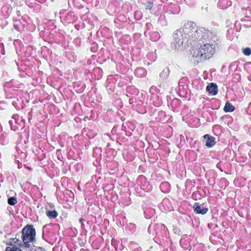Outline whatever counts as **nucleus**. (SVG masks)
Here are the masks:
<instances>
[{"instance_id":"nucleus-7","label":"nucleus","mask_w":251,"mask_h":251,"mask_svg":"<svg viewBox=\"0 0 251 251\" xmlns=\"http://www.w3.org/2000/svg\"><path fill=\"white\" fill-rule=\"evenodd\" d=\"M194 211L198 214L204 215L208 211V208L203 207L199 203L196 202L193 206Z\"/></svg>"},{"instance_id":"nucleus-31","label":"nucleus","mask_w":251,"mask_h":251,"mask_svg":"<svg viewBox=\"0 0 251 251\" xmlns=\"http://www.w3.org/2000/svg\"><path fill=\"white\" fill-rule=\"evenodd\" d=\"M14 27H15V28H17V26H16V25H14Z\"/></svg>"},{"instance_id":"nucleus-9","label":"nucleus","mask_w":251,"mask_h":251,"mask_svg":"<svg viewBox=\"0 0 251 251\" xmlns=\"http://www.w3.org/2000/svg\"><path fill=\"white\" fill-rule=\"evenodd\" d=\"M203 138L206 139L205 145L208 148L213 147L215 144V138L213 137L206 134L203 136Z\"/></svg>"},{"instance_id":"nucleus-14","label":"nucleus","mask_w":251,"mask_h":251,"mask_svg":"<svg viewBox=\"0 0 251 251\" xmlns=\"http://www.w3.org/2000/svg\"><path fill=\"white\" fill-rule=\"evenodd\" d=\"M47 216L50 219H54L58 216L56 210H48L46 212Z\"/></svg>"},{"instance_id":"nucleus-23","label":"nucleus","mask_w":251,"mask_h":251,"mask_svg":"<svg viewBox=\"0 0 251 251\" xmlns=\"http://www.w3.org/2000/svg\"><path fill=\"white\" fill-rule=\"evenodd\" d=\"M47 226H48V225H46L44 226L43 227L42 237H43V239L45 240V241H47V239H46V236L45 235V229L47 227Z\"/></svg>"},{"instance_id":"nucleus-11","label":"nucleus","mask_w":251,"mask_h":251,"mask_svg":"<svg viewBox=\"0 0 251 251\" xmlns=\"http://www.w3.org/2000/svg\"><path fill=\"white\" fill-rule=\"evenodd\" d=\"M161 191L165 193L168 192L170 189V184L166 181L163 182L160 185Z\"/></svg>"},{"instance_id":"nucleus-17","label":"nucleus","mask_w":251,"mask_h":251,"mask_svg":"<svg viewBox=\"0 0 251 251\" xmlns=\"http://www.w3.org/2000/svg\"><path fill=\"white\" fill-rule=\"evenodd\" d=\"M17 203V201L15 197H12L8 199V203L10 205H14Z\"/></svg>"},{"instance_id":"nucleus-20","label":"nucleus","mask_w":251,"mask_h":251,"mask_svg":"<svg viewBox=\"0 0 251 251\" xmlns=\"http://www.w3.org/2000/svg\"><path fill=\"white\" fill-rule=\"evenodd\" d=\"M14 243L16 244L17 245L20 246L21 247H25L24 245V243L22 244L21 241H20L19 239H17V238H15L13 239Z\"/></svg>"},{"instance_id":"nucleus-6","label":"nucleus","mask_w":251,"mask_h":251,"mask_svg":"<svg viewBox=\"0 0 251 251\" xmlns=\"http://www.w3.org/2000/svg\"><path fill=\"white\" fill-rule=\"evenodd\" d=\"M137 182L142 189L147 192L152 190V186L150 184L146 178L143 176H140L138 177Z\"/></svg>"},{"instance_id":"nucleus-15","label":"nucleus","mask_w":251,"mask_h":251,"mask_svg":"<svg viewBox=\"0 0 251 251\" xmlns=\"http://www.w3.org/2000/svg\"><path fill=\"white\" fill-rule=\"evenodd\" d=\"M234 107L231 103L226 102L224 109L225 112H228L234 111Z\"/></svg>"},{"instance_id":"nucleus-12","label":"nucleus","mask_w":251,"mask_h":251,"mask_svg":"<svg viewBox=\"0 0 251 251\" xmlns=\"http://www.w3.org/2000/svg\"><path fill=\"white\" fill-rule=\"evenodd\" d=\"M151 100L155 106H159L161 104V100L157 95H151Z\"/></svg>"},{"instance_id":"nucleus-26","label":"nucleus","mask_w":251,"mask_h":251,"mask_svg":"<svg viewBox=\"0 0 251 251\" xmlns=\"http://www.w3.org/2000/svg\"><path fill=\"white\" fill-rule=\"evenodd\" d=\"M168 202H169L168 199H164L162 202V204L163 205H164V204H167Z\"/></svg>"},{"instance_id":"nucleus-28","label":"nucleus","mask_w":251,"mask_h":251,"mask_svg":"<svg viewBox=\"0 0 251 251\" xmlns=\"http://www.w3.org/2000/svg\"><path fill=\"white\" fill-rule=\"evenodd\" d=\"M75 42L79 41V39H75Z\"/></svg>"},{"instance_id":"nucleus-25","label":"nucleus","mask_w":251,"mask_h":251,"mask_svg":"<svg viewBox=\"0 0 251 251\" xmlns=\"http://www.w3.org/2000/svg\"><path fill=\"white\" fill-rule=\"evenodd\" d=\"M147 9H151L152 7V3L150 2H148L147 4Z\"/></svg>"},{"instance_id":"nucleus-8","label":"nucleus","mask_w":251,"mask_h":251,"mask_svg":"<svg viewBox=\"0 0 251 251\" xmlns=\"http://www.w3.org/2000/svg\"><path fill=\"white\" fill-rule=\"evenodd\" d=\"M206 90L210 94L213 96L216 95L218 92V88L216 84L211 83L206 87Z\"/></svg>"},{"instance_id":"nucleus-13","label":"nucleus","mask_w":251,"mask_h":251,"mask_svg":"<svg viewBox=\"0 0 251 251\" xmlns=\"http://www.w3.org/2000/svg\"><path fill=\"white\" fill-rule=\"evenodd\" d=\"M150 39L152 41H157L160 37L159 33L156 31H153L150 33Z\"/></svg>"},{"instance_id":"nucleus-4","label":"nucleus","mask_w":251,"mask_h":251,"mask_svg":"<svg viewBox=\"0 0 251 251\" xmlns=\"http://www.w3.org/2000/svg\"><path fill=\"white\" fill-rule=\"evenodd\" d=\"M180 29L176 30L173 35V42L171 44L172 50H178L181 47L184 40L187 39Z\"/></svg>"},{"instance_id":"nucleus-30","label":"nucleus","mask_w":251,"mask_h":251,"mask_svg":"<svg viewBox=\"0 0 251 251\" xmlns=\"http://www.w3.org/2000/svg\"><path fill=\"white\" fill-rule=\"evenodd\" d=\"M14 27H15V28H17V26H16V25H14Z\"/></svg>"},{"instance_id":"nucleus-5","label":"nucleus","mask_w":251,"mask_h":251,"mask_svg":"<svg viewBox=\"0 0 251 251\" xmlns=\"http://www.w3.org/2000/svg\"><path fill=\"white\" fill-rule=\"evenodd\" d=\"M129 102L130 104H132L133 108L138 112L140 113L146 112L145 106L140 97L137 98H134L129 99Z\"/></svg>"},{"instance_id":"nucleus-21","label":"nucleus","mask_w":251,"mask_h":251,"mask_svg":"<svg viewBox=\"0 0 251 251\" xmlns=\"http://www.w3.org/2000/svg\"><path fill=\"white\" fill-rule=\"evenodd\" d=\"M17 117H18L17 115H14L12 117V119L14 120V121L11 120L9 121V124L11 126V128H12V125H13L14 123H17L16 118Z\"/></svg>"},{"instance_id":"nucleus-24","label":"nucleus","mask_w":251,"mask_h":251,"mask_svg":"<svg viewBox=\"0 0 251 251\" xmlns=\"http://www.w3.org/2000/svg\"><path fill=\"white\" fill-rule=\"evenodd\" d=\"M85 221V219L80 218L79 219V222L81 223V226L82 229H84V222Z\"/></svg>"},{"instance_id":"nucleus-29","label":"nucleus","mask_w":251,"mask_h":251,"mask_svg":"<svg viewBox=\"0 0 251 251\" xmlns=\"http://www.w3.org/2000/svg\"><path fill=\"white\" fill-rule=\"evenodd\" d=\"M149 25H150V23H147V24H146L147 26H148Z\"/></svg>"},{"instance_id":"nucleus-1","label":"nucleus","mask_w":251,"mask_h":251,"mask_svg":"<svg viewBox=\"0 0 251 251\" xmlns=\"http://www.w3.org/2000/svg\"><path fill=\"white\" fill-rule=\"evenodd\" d=\"M201 39L206 40L208 43L201 46L198 50L194 51L193 56L195 57H200L201 59L210 58L215 52L216 48L220 43V38L216 32L208 30Z\"/></svg>"},{"instance_id":"nucleus-22","label":"nucleus","mask_w":251,"mask_h":251,"mask_svg":"<svg viewBox=\"0 0 251 251\" xmlns=\"http://www.w3.org/2000/svg\"><path fill=\"white\" fill-rule=\"evenodd\" d=\"M243 53L246 55H250L251 54V49L246 48L243 50Z\"/></svg>"},{"instance_id":"nucleus-19","label":"nucleus","mask_w":251,"mask_h":251,"mask_svg":"<svg viewBox=\"0 0 251 251\" xmlns=\"http://www.w3.org/2000/svg\"><path fill=\"white\" fill-rule=\"evenodd\" d=\"M5 251H22L21 249L19 248L16 247H7L6 248Z\"/></svg>"},{"instance_id":"nucleus-16","label":"nucleus","mask_w":251,"mask_h":251,"mask_svg":"<svg viewBox=\"0 0 251 251\" xmlns=\"http://www.w3.org/2000/svg\"><path fill=\"white\" fill-rule=\"evenodd\" d=\"M170 73V70L168 68H165L160 73V76L163 79H165L167 78Z\"/></svg>"},{"instance_id":"nucleus-18","label":"nucleus","mask_w":251,"mask_h":251,"mask_svg":"<svg viewBox=\"0 0 251 251\" xmlns=\"http://www.w3.org/2000/svg\"><path fill=\"white\" fill-rule=\"evenodd\" d=\"M158 91V89L154 86H152L150 89V92L152 95H156V93H157Z\"/></svg>"},{"instance_id":"nucleus-3","label":"nucleus","mask_w":251,"mask_h":251,"mask_svg":"<svg viewBox=\"0 0 251 251\" xmlns=\"http://www.w3.org/2000/svg\"><path fill=\"white\" fill-rule=\"evenodd\" d=\"M36 231L32 225H27L22 230V238L24 247L29 248L30 244L35 241Z\"/></svg>"},{"instance_id":"nucleus-2","label":"nucleus","mask_w":251,"mask_h":251,"mask_svg":"<svg viewBox=\"0 0 251 251\" xmlns=\"http://www.w3.org/2000/svg\"><path fill=\"white\" fill-rule=\"evenodd\" d=\"M182 32L185 36V38L193 40H201L204 34L206 33L208 30L203 27L198 28L192 22H188L185 23L182 28H180Z\"/></svg>"},{"instance_id":"nucleus-10","label":"nucleus","mask_w":251,"mask_h":251,"mask_svg":"<svg viewBox=\"0 0 251 251\" xmlns=\"http://www.w3.org/2000/svg\"><path fill=\"white\" fill-rule=\"evenodd\" d=\"M135 75L138 77H143L147 75V71L142 67L137 68L134 72Z\"/></svg>"},{"instance_id":"nucleus-27","label":"nucleus","mask_w":251,"mask_h":251,"mask_svg":"<svg viewBox=\"0 0 251 251\" xmlns=\"http://www.w3.org/2000/svg\"><path fill=\"white\" fill-rule=\"evenodd\" d=\"M38 251H44V249L43 248L39 247L38 248Z\"/></svg>"}]
</instances>
